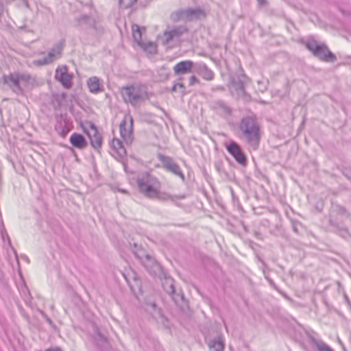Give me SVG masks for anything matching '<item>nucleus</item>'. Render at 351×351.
<instances>
[{"label": "nucleus", "instance_id": "41", "mask_svg": "<svg viewBox=\"0 0 351 351\" xmlns=\"http://www.w3.org/2000/svg\"><path fill=\"white\" fill-rule=\"evenodd\" d=\"M41 314L49 324L53 325L52 320L43 311H41Z\"/></svg>", "mask_w": 351, "mask_h": 351}, {"label": "nucleus", "instance_id": "23", "mask_svg": "<svg viewBox=\"0 0 351 351\" xmlns=\"http://www.w3.org/2000/svg\"><path fill=\"white\" fill-rule=\"evenodd\" d=\"M125 278L133 292H135L137 289L141 290V280L134 271L128 272L127 275H125Z\"/></svg>", "mask_w": 351, "mask_h": 351}, {"label": "nucleus", "instance_id": "49", "mask_svg": "<svg viewBox=\"0 0 351 351\" xmlns=\"http://www.w3.org/2000/svg\"><path fill=\"white\" fill-rule=\"evenodd\" d=\"M261 262H262L263 265L265 267H266V266H267V265H266V264H265V263L264 261H261Z\"/></svg>", "mask_w": 351, "mask_h": 351}, {"label": "nucleus", "instance_id": "18", "mask_svg": "<svg viewBox=\"0 0 351 351\" xmlns=\"http://www.w3.org/2000/svg\"><path fill=\"white\" fill-rule=\"evenodd\" d=\"M75 27L78 28H83L84 26L86 28L96 29L95 20L86 14H82L75 19Z\"/></svg>", "mask_w": 351, "mask_h": 351}, {"label": "nucleus", "instance_id": "40", "mask_svg": "<svg viewBox=\"0 0 351 351\" xmlns=\"http://www.w3.org/2000/svg\"><path fill=\"white\" fill-rule=\"evenodd\" d=\"M196 82H199L198 79L195 75H192L189 79V85L192 86Z\"/></svg>", "mask_w": 351, "mask_h": 351}, {"label": "nucleus", "instance_id": "30", "mask_svg": "<svg viewBox=\"0 0 351 351\" xmlns=\"http://www.w3.org/2000/svg\"><path fill=\"white\" fill-rule=\"evenodd\" d=\"M332 230L337 234H339L344 239H348L351 237L348 230L345 228L342 224H337V227H332Z\"/></svg>", "mask_w": 351, "mask_h": 351}, {"label": "nucleus", "instance_id": "9", "mask_svg": "<svg viewBox=\"0 0 351 351\" xmlns=\"http://www.w3.org/2000/svg\"><path fill=\"white\" fill-rule=\"evenodd\" d=\"M158 158L161 162L162 167L166 171L173 173L181 178L182 181H184L185 176L180 167L171 157L158 154Z\"/></svg>", "mask_w": 351, "mask_h": 351}, {"label": "nucleus", "instance_id": "10", "mask_svg": "<svg viewBox=\"0 0 351 351\" xmlns=\"http://www.w3.org/2000/svg\"><path fill=\"white\" fill-rule=\"evenodd\" d=\"M24 75H19L17 73H10L9 75H3L0 78V87L4 88L5 86H8L14 93H22V88L20 86V80H25Z\"/></svg>", "mask_w": 351, "mask_h": 351}, {"label": "nucleus", "instance_id": "36", "mask_svg": "<svg viewBox=\"0 0 351 351\" xmlns=\"http://www.w3.org/2000/svg\"><path fill=\"white\" fill-rule=\"evenodd\" d=\"M145 50H147L149 53H154L156 50V46L151 42H149L147 44L144 43L143 47H141Z\"/></svg>", "mask_w": 351, "mask_h": 351}, {"label": "nucleus", "instance_id": "45", "mask_svg": "<svg viewBox=\"0 0 351 351\" xmlns=\"http://www.w3.org/2000/svg\"><path fill=\"white\" fill-rule=\"evenodd\" d=\"M254 235L256 238H261V234L258 232H255Z\"/></svg>", "mask_w": 351, "mask_h": 351}, {"label": "nucleus", "instance_id": "34", "mask_svg": "<svg viewBox=\"0 0 351 351\" xmlns=\"http://www.w3.org/2000/svg\"><path fill=\"white\" fill-rule=\"evenodd\" d=\"M136 0H119V6L125 9L131 8Z\"/></svg>", "mask_w": 351, "mask_h": 351}, {"label": "nucleus", "instance_id": "5", "mask_svg": "<svg viewBox=\"0 0 351 351\" xmlns=\"http://www.w3.org/2000/svg\"><path fill=\"white\" fill-rule=\"evenodd\" d=\"M158 184L157 180L147 173L142 174L137 179L139 191L152 199L158 197L159 191L156 189Z\"/></svg>", "mask_w": 351, "mask_h": 351}, {"label": "nucleus", "instance_id": "20", "mask_svg": "<svg viewBox=\"0 0 351 351\" xmlns=\"http://www.w3.org/2000/svg\"><path fill=\"white\" fill-rule=\"evenodd\" d=\"M146 312L149 313L153 318L158 319V318H163L162 311L158 307L155 302L151 300H146L143 306Z\"/></svg>", "mask_w": 351, "mask_h": 351}, {"label": "nucleus", "instance_id": "42", "mask_svg": "<svg viewBox=\"0 0 351 351\" xmlns=\"http://www.w3.org/2000/svg\"><path fill=\"white\" fill-rule=\"evenodd\" d=\"M265 278H267V280H268L269 285L274 288L276 290L278 291V289L277 287V286L276 285V284L274 283V282L271 279L269 278V277L267 276H265Z\"/></svg>", "mask_w": 351, "mask_h": 351}, {"label": "nucleus", "instance_id": "12", "mask_svg": "<svg viewBox=\"0 0 351 351\" xmlns=\"http://www.w3.org/2000/svg\"><path fill=\"white\" fill-rule=\"evenodd\" d=\"M64 45L62 43H57L42 58L36 60L34 63L36 66H43L52 63L55 60L61 56Z\"/></svg>", "mask_w": 351, "mask_h": 351}, {"label": "nucleus", "instance_id": "14", "mask_svg": "<svg viewBox=\"0 0 351 351\" xmlns=\"http://www.w3.org/2000/svg\"><path fill=\"white\" fill-rule=\"evenodd\" d=\"M133 123L134 119L130 116V125L127 128V122L126 119H124L121 122L119 125V130L121 138L124 141L125 143L127 145H130L132 143L134 137H133Z\"/></svg>", "mask_w": 351, "mask_h": 351}, {"label": "nucleus", "instance_id": "11", "mask_svg": "<svg viewBox=\"0 0 351 351\" xmlns=\"http://www.w3.org/2000/svg\"><path fill=\"white\" fill-rule=\"evenodd\" d=\"M88 124L90 131L84 129V132L88 136L93 148L99 153L103 143V137L95 123L89 122Z\"/></svg>", "mask_w": 351, "mask_h": 351}, {"label": "nucleus", "instance_id": "44", "mask_svg": "<svg viewBox=\"0 0 351 351\" xmlns=\"http://www.w3.org/2000/svg\"><path fill=\"white\" fill-rule=\"evenodd\" d=\"M46 351H62L60 348H54L47 350Z\"/></svg>", "mask_w": 351, "mask_h": 351}, {"label": "nucleus", "instance_id": "1", "mask_svg": "<svg viewBox=\"0 0 351 351\" xmlns=\"http://www.w3.org/2000/svg\"><path fill=\"white\" fill-rule=\"evenodd\" d=\"M240 136L250 146L258 147L261 141V125L256 115H246L239 123Z\"/></svg>", "mask_w": 351, "mask_h": 351}, {"label": "nucleus", "instance_id": "28", "mask_svg": "<svg viewBox=\"0 0 351 351\" xmlns=\"http://www.w3.org/2000/svg\"><path fill=\"white\" fill-rule=\"evenodd\" d=\"M70 122L66 114H60L56 117V123L54 126L55 131L59 133L61 129H63L66 123Z\"/></svg>", "mask_w": 351, "mask_h": 351}, {"label": "nucleus", "instance_id": "32", "mask_svg": "<svg viewBox=\"0 0 351 351\" xmlns=\"http://www.w3.org/2000/svg\"><path fill=\"white\" fill-rule=\"evenodd\" d=\"M97 346L102 350H105L108 347V342L107 339L100 333L98 334L96 339Z\"/></svg>", "mask_w": 351, "mask_h": 351}, {"label": "nucleus", "instance_id": "4", "mask_svg": "<svg viewBox=\"0 0 351 351\" xmlns=\"http://www.w3.org/2000/svg\"><path fill=\"white\" fill-rule=\"evenodd\" d=\"M135 256L138 258L145 269L154 277L160 280L164 278L165 273L163 268L156 260L149 254H144L143 250L134 252Z\"/></svg>", "mask_w": 351, "mask_h": 351}, {"label": "nucleus", "instance_id": "24", "mask_svg": "<svg viewBox=\"0 0 351 351\" xmlns=\"http://www.w3.org/2000/svg\"><path fill=\"white\" fill-rule=\"evenodd\" d=\"M307 337L311 344L315 346L318 351H334L329 346L323 341L315 339L311 334L307 332Z\"/></svg>", "mask_w": 351, "mask_h": 351}, {"label": "nucleus", "instance_id": "6", "mask_svg": "<svg viewBox=\"0 0 351 351\" xmlns=\"http://www.w3.org/2000/svg\"><path fill=\"white\" fill-rule=\"evenodd\" d=\"M247 76L241 71L230 77L229 89L231 95L237 99L245 98V84L247 81Z\"/></svg>", "mask_w": 351, "mask_h": 351}, {"label": "nucleus", "instance_id": "31", "mask_svg": "<svg viewBox=\"0 0 351 351\" xmlns=\"http://www.w3.org/2000/svg\"><path fill=\"white\" fill-rule=\"evenodd\" d=\"M112 143L113 148L117 150L119 155L123 154V156H125L126 154V149L122 141L119 139L114 138Z\"/></svg>", "mask_w": 351, "mask_h": 351}, {"label": "nucleus", "instance_id": "15", "mask_svg": "<svg viewBox=\"0 0 351 351\" xmlns=\"http://www.w3.org/2000/svg\"><path fill=\"white\" fill-rule=\"evenodd\" d=\"M55 78L61 83L64 88L69 89L72 87V75L68 73L66 65L58 66L56 69Z\"/></svg>", "mask_w": 351, "mask_h": 351}, {"label": "nucleus", "instance_id": "3", "mask_svg": "<svg viewBox=\"0 0 351 351\" xmlns=\"http://www.w3.org/2000/svg\"><path fill=\"white\" fill-rule=\"evenodd\" d=\"M304 45L313 56L321 61L333 63L337 60L336 56L330 51L324 43H319L314 38H310L305 42Z\"/></svg>", "mask_w": 351, "mask_h": 351}, {"label": "nucleus", "instance_id": "35", "mask_svg": "<svg viewBox=\"0 0 351 351\" xmlns=\"http://www.w3.org/2000/svg\"><path fill=\"white\" fill-rule=\"evenodd\" d=\"M215 168L219 173H225L224 164L221 160L215 161Z\"/></svg>", "mask_w": 351, "mask_h": 351}, {"label": "nucleus", "instance_id": "39", "mask_svg": "<svg viewBox=\"0 0 351 351\" xmlns=\"http://www.w3.org/2000/svg\"><path fill=\"white\" fill-rule=\"evenodd\" d=\"M343 175L348 179L351 180V168L343 167L341 170Z\"/></svg>", "mask_w": 351, "mask_h": 351}, {"label": "nucleus", "instance_id": "43", "mask_svg": "<svg viewBox=\"0 0 351 351\" xmlns=\"http://www.w3.org/2000/svg\"><path fill=\"white\" fill-rule=\"evenodd\" d=\"M258 2L259 5L261 6H265L267 5V1L266 0H257Z\"/></svg>", "mask_w": 351, "mask_h": 351}, {"label": "nucleus", "instance_id": "7", "mask_svg": "<svg viewBox=\"0 0 351 351\" xmlns=\"http://www.w3.org/2000/svg\"><path fill=\"white\" fill-rule=\"evenodd\" d=\"M204 15V11L199 8H186L178 10L171 14V19L173 21H189L198 19Z\"/></svg>", "mask_w": 351, "mask_h": 351}, {"label": "nucleus", "instance_id": "46", "mask_svg": "<svg viewBox=\"0 0 351 351\" xmlns=\"http://www.w3.org/2000/svg\"><path fill=\"white\" fill-rule=\"evenodd\" d=\"M293 230H294L295 232H298V228H296V226H293Z\"/></svg>", "mask_w": 351, "mask_h": 351}, {"label": "nucleus", "instance_id": "26", "mask_svg": "<svg viewBox=\"0 0 351 351\" xmlns=\"http://www.w3.org/2000/svg\"><path fill=\"white\" fill-rule=\"evenodd\" d=\"M195 71L204 80H212L214 78V73L210 70L205 64H199L197 65Z\"/></svg>", "mask_w": 351, "mask_h": 351}, {"label": "nucleus", "instance_id": "22", "mask_svg": "<svg viewBox=\"0 0 351 351\" xmlns=\"http://www.w3.org/2000/svg\"><path fill=\"white\" fill-rule=\"evenodd\" d=\"M71 145L78 149H84L88 146V142L85 137L79 133H73L69 139Z\"/></svg>", "mask_w": 351, "mask_h": 351}, {"label": "nucleus", "instance_id": "8", "mask_svg": "<svg viewBox=\"0 0 351 351\" xmlns=\"http://www.w3.org/2000/svg\"><path fill=\"white\" fill-rule=\"evenodd\" d=\"M227 152L234 158L235 161L243 167L247 165V158L241 145L234 141L225 144Z\"/></svg>", "mask_w": 351, "mask_h": 351}, {"label": "nucleus", "instance_id": "17", "mask_svg": "<svg viewBox=\"0 0 351 351\" xmlns=\"http://www.w3.org/2000/svg\"><path fill=\"white\" fill-rule=\"evenodd\" d=\"M206 342L210 351H224L225 341L222 335L219 334L213 339L206 337Z\"/></svg>", "mask_w": 351, "mask_h": 351}, {"label": "nucleus", "instance_id": "27", "mask_svg": "<svg viewBox=\"0 0 351 351\" xmlns=\"http://www.w3.org/2000/svg\"><path fill=\"white\" fill-rule=\"evenodd\" d=\"M66 98V93H53L52 94L51 102L55 109L59 108L62 106L63 102Z\"/></svg>", "mask_w": 351, "mask_h": 351}, {"label": "nucleus", "instance_id": "37", "mask_svg": "<svg viewBox=\"0 0 351 351\" xmlns=\"http://www.w3.org/2000/svg\"><path fill=\"white\" fill-rule=\"evenodd\" d=\"M176 87L179 88V89L180 90V92H181V93L182 95L185 94L186 88H185L184 84H182V83H176V84H174V85L173 86V87L171 88V91L172 92L176 91Z\"/></svg>", "mask_w": 351, "mask_h": 351}, {"label": "nucleus", "instance_id": "47", "mask_svg": "<svg viewBox=\"0 0 351 351\" xmlns=\"http://www.w3.org/2000/svg\"><path fill=\"white\" fill-rule=\"evenodd\" d=\"M217 90H223V88L222 86H219L217 88Z\"/></svg>", "mask_w": 351, "mask_h": 351}, {"label": "nucleus", "instance_id": "38", "mask_svg": "<svg viewBox=\"0 0 351 351\" xmlns=\"http://www.w3.org/2000/svg\"><path fill=\"white\" fill-rule=\"evenodd\" d=\"M324 207V202L322 199H318L315 205V209L318 212L321 213Z\"/></svg>", "mask_w": 351, "mask_h": 351}, {"label": "nucleus", "instance_id": "16", "mask_svg": "<svg viewBox=\"0 0 351 351\" xmlns=\"http://www.w3.org/2000/svg\"><path fill=\"white\" fill-rule=\"evenodd\" d=\"M165 280H162V285L164 290L169 295H171L172 300L176 305H179L180 302H184V295L180 294H176L175 286L173 280L171 278H167L166 275L164 276Z\"/></svg>", "mask_w": 351, "mask_h": 351}, {"label": "nucleus", "instance_id": "25", "mask_svg": "<svg viewBox=\"0 0 351 351\" xmlns=\"http://www.w3.org/2000/svg\"><path fill=\"white\" fill-rule=\"evenodd\" d=\"M89 90L92 93H98L103 90V86L97 77H91L87 81Z\"/></svg>", "mask_w": 351, "mask_h": 351}, {"label": "nucleus", "instance_id": "33", "mask_svg": "<svg viewBox=\"0 0 351 351\" xmlns=\"http://www.w3.org/2000/svg\"><path fill=\"white\" fill-rule=\"evenodd\" d=\"M73 125L72 121H70L68 123H66V125L63 129H61L59 133H58L62 138H65L68 133L73 129Z\"/></svg>", "mask_w": 351, "mask_h": 351}, {"label": "nucleus", "instance_id": "50", "mask_svg": "<svg viewBox=\"0 0 351 351\" xmlns=\"http://www.w3.org/2000/svg\"><path fill=\"white\" fill-rule=\"evenodd\" d=\"M7 237H8V236L7 235ZM8 241H9V243H10V238H9V237H8Z\"/></svg>", "mask_w": 351, "mask_h": 351}, {"label": "nucleus", "instance_id": "48", "mask_svg": "<svg viewBox=\"0 0 351 351\" xmlns=\"http://www.w3.org/2000/svg\"><path fill=\"white\" fill-rule=\"evenodd\" d=\"M25 5H26L27 8L29 7V3H28L27 0H25Z\"/></svg>", "mask_w": 351, "mask_h": 351}, {"label": "nucleus", "instance_id": "21", "mask_svg": "<svg viewBox=\"0 0 351 351\" xmlns=\"http://www.w3.org/2000/svg\"><path fill=\"white\" fill-rule=\"evenodd\" d=\"M212 108L219 114L223 117H229L232 114V109L222 100H217L213 102Z\"/></svg>", "mask_w": 351, "mask_h": 351}, {"label": "nucleus", "instance_id": "13", "mask_svg": "<svg viewBox=\"0 0 351 351\" xmlns=\"http://www.w3.org/2000/svg\"><path fill=\"white\" fill-rule=\"evenodd\" d=\"M189 31L186 25H177L163 33L162 45H166L175 38H179Z\"/></svg>", "mask_w": 351, "mask_h": 351}, {"label": "nucleus", "instance_id": "19", "mask_svg": "<svg viewBox=\"0 0 351 351\" xmlns=\"http://www.w3.org/2000/svg\"><path fill=\"white\" fill-rule=\"evenodd\" d=\"M193 66L194 63L191 60L180 61L174 66V73L176 75L190 73L192 72Z\"/></svg>", "mask_w": 351, "mask_h": 351}, {"label": "nucleus", "instance_id": "29", "mask_svg": "<svg viewBox=\"0 0 351 351\" xmlns=\"http://www.w3.org/2000/svg\"><path fill=\"white\" fill-rule=\"evenodd\" d=\"M132 36L134 40L141 47H143L144 43L142 41V32L138 25H135L132 26Z\"/></svg>", "mask_w": 351, "mask_h": 351}, {"label": "nucleus", "instance_id": "51", "mask_svg": "<svg viewBox=\"0 0 351 351\" xmlns=\"http://www.w3.org/2000/svg\"><path fill=\"white\" fill-rule=\"evenodd\" d=\"M350 17H351V12H350Z\"/></svg>", "mask_w": 351, "mask_h": 351}, {"label": "nucleus", "instance_id": "2", "mask_svg": "<svg viewBox=\"0 0 351 351\" xmlns=\"http://www.w3.org/2000/svg\"><path fill=\"white\" fill-rule=\"evenodd\" d=\"M121 95L126 104L136 108L147 99L152 94L147 91V87L142 84H131L121 88Z\"/></svg>", "mask_w": 351, "mask_h": 351}]
</instances>
